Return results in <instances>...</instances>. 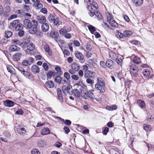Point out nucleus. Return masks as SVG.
<instances>
[{
	"instance_id": "nucleus-1",
	"label": "nucleus",
	"mask_w": 154,
	"mask_h": 154,
	"mask_svg": "<svg viewBox=\"0 0 154 154\" xmlns=\"http://www.w3.org/2000/svg\"><path fill=\"white\" fill-rule=\"evenodd\" d=\"M97 82L95 85V87L98 89L100 92L104 93L105 91L104 87L105 85V83L103 79L100 77H97Z\"/></svg>"
},
{
	"instance_id": "nucleus-2",
	"label": "nucleus",
	"mask_w": 154,
	"mask_h": 154,
	"mask_svg": "<svg viewBox=\"0 0 154 154\" xmlns=\"http://www.w3.org/2000/svg\"><path fill=\"white\" fill-rule=\"evenodd\" d=\"M109 17L108 16L107 17V21L110 24L108 27L111 29H114L115 28H117L118 26V24L112 18V15L109 14Z\"/></svg>"
},
{
	"instance_id": "nucleus-3",
	"label": "nucleus",
	"mask_w": 154,
	"mask_h": 154,
	"mask_svg": "<svg viewBox=\"0 0 154 154\" xmlns=\"http://www.w3.org/2000/svg\"><path fill=\"white\" fill-rule=\"evenodd\" d=\"M130 70L131 75L133 76H136L137 75L139 69L137 66L132 64L130 66Z\"/></svg>"
},
{
	"instance_id": "nucleus-4",
	"label": "nucleus",
	"mask_w": 154,
	"mask_h": 154,
	"mask_svg": "<svg viewBox=\"0 0 154 154\" xmlns=\"http://www.w3.org/2000/svg\"><path fill=\"white\" fill-rule=\"evenodd\" d=\"M32 26L29 32L31 34H34L36 33L37 32V27L38 23L37 21L35 20H32Z\"/></svg>"
},
{
	"instance_id": "nucleus-5",
	"label": "nucleus",
	"mask_w": 154,
	"mask_h": 154,
	"mask_svg": "<svg viewBox=\"0 0 154 154\" xmlns=\"http://www.w3.org/2000/svg\"><path fill=\"white\" fill-rule=\"evenodd\" d=\"M74 86L75 87L78 88L80 87L81 92L82 91H83V92L87 91L88 88L87 86L86 85L83 84L82 81L79 82V83L75 84Z\"/></svg>"
},
{
	"instance_id": "nucleus-6",
	"label": "nucleus",
	"mask_w": 154,
	"mask_h": 154,
	"mask_svg": "<svg viewBox=\"0 0 154 154\" xmlns=\"http://www.w3.org/2000/svg\"><path fill=\"white\" fill-rule=\"evenodd\" d=\"M17 131L19 134L21 135H24L26 133V130L25 128L21 127V125H19L15 126Z\"/></svg>"
},
{
	"instance_id": "nucleus-7",
	"label": "nucleus",
	"mask_w": 154,
	"mask_h": 154,
	"mask_svg": "<svg viewBox=\"0 0 154 154\" xmlns=\"http://www.w3.org/2000/svg\"><path fill=\"white\" fill-rule=\"evenodd\" d=\"M71 88V85H68L67 86L65 85H63L62 88V90L64 94H66V93H67L69 95L72 93Z\"/></svg>"
},
{
	"instance_id": "nucleus-8",
	"label": "nucleus",
	"mask_w": 154,
	"mask_h": 154,
	"mask_svg": "<svg viewBox=\"0 0 154 154\" xmlns=\"http://www.w3.org/2000/svg\"><path fill=\"white\" fill-rule=\"evenodd\" d=\"M32 22L28 19H25L23 21L24 27L27 29H30L32 26Z\"/></svg>"
},
{
	"instance_id": "nucleus-9",
	"label": "nucleus",
	"mask_w": 154,
	"mask_h": 154,
	"mask_svg": "<svg viewBox=\"0 0 154 154\" xmlns=\"http://www.w3.org/2000/svg\"><path fill=\"white\" fill-rule=\"evenodd\" d=\"M75 55L77 59L80 60L81 63H84L85 60L84 56L82 54L78 51H75Z\"/></svg>"
},
{
	"instance_id": "nucleus-10",
	"label": "nucleus",
	"mask_w": 154,
	"mask_h": 154,
	"mask_svg": "<svg viewBox=\"0 0 154 154\" xmlns=\"http://www.w3.org/2000/svg\"><path fill=\"white\" fill-rule=\"evenodd\" d=\"M26 50L27 52L29 53V51L30 52L33 51L35 48V46L34 44L31 42H28L26 44Z\"/></svg>"
},
{
	"instance_id": "nucleus-11",
	"label": "nucleus",
	"mask_w": 154,
	"mask_h": 154,
	"mask_svg": "<svg viewBox=\"0 0 154 154\" xmlns=\"http://www.w3.org/2000/svg\"><path fill=\"white\" fill-rule=\"evenodd\" d=\"M19 23V21L18 20H16L13 21L10 23L9 26L8 27L10 30H14L16 27L17 24Z\"/></svg>"
},
{
	"instance_id": "nucleus-12",
	"label": "nucleus",
	"mask_w": 154,
	"mask_h": 154,
	"mask_svg": "<svg viewBox=\"0 0 154 154\" xmlns=\"http://www.w3.org/2000/svg\"><path fill=\"white\" fill-rule=\"evenodd\" d=\"M94 72L92 71L88 70L84 72V77L85 79L91 78L93 77V74Z\"/></svg>"
},
{
	"instance_id": "nucleus-13",
	"label": "nucleus",
	"mask_w": 154,
	"mask_h": 154,
	"mask_svg": "<svg viewBox=\"0 0 154 154\" xmlns=\"http://www.w3.org/2000/svg\"><path fill=\"white\" fill-rule=\"evenodd\" d=\"M36 19L38 22L41 23H45L46 21V19L45 17L43 15H38L37 16Z\"/></svg>"
},
{
	"instance_id": "nucleus-14",
	"label": "nucleus",
	"mask_w": 154,
	"mask_h": 154,
	"mask_svg": "<svg viewBox=\"0 0 154 154\" xmlns=\"http://www.w3.org/2000/svg\"><path fill=\"white\" fill-rule=\"evenodd\" d=\"M71 29L70 28H67L66 27H64L63 28L61 29L59 31L60 33L63 35H64L68 31L71 30Z\"/></svg>"
},
{
	"instance_id": "nucleus-15",
	"label": "nucleus",
	"mask_w": 154,
	"mask_h": 154,
	"mask_svg": "<svg viewBox=\"0 0 154 154\" xmlns=\"http://www.w3.org/2000/svg\"><path fill=\"white\" fill-rule=\"evenodd\" d=\"M71 67L75 72L79 71L80 69L79 64L75 62L73 63H72Z\"/></svg>"
},
{
	"instance_id": "nucleus-16",
	"label": "nucleus",
	"mask_w": 154,
	"mask_h": 154,
	"mask_svg": "<svg viewBox=\"0 0 154 154\" xmlns=\"http://www.w3.org/2000/svg\"><path fill=\"white\" fill-rule=\"evenodd\" d=\"M57 93L59 100L61 102H63V100L62 97V92L60 88L57 89Z\"/></svg>"
},
{
	"instance_id": "nucleus-17",
	"label": "nucleus",
	"mask_w": 154,
	"mask_h": 154,
	"mask_svg": "<svg viewBox=\"0 0 154 154\" xmlns=\"http://www.w3.org/2000/svg\"><path fill=\"white\" fill-rule=\"evenodd\" d=\"M137 103L141 109H144L146 107L145 103L142 100H137Z\"/></svg>"
},
{
	"instance_id": "nucleus-18",
	"label": "nucleus",
	"mask_w": 154,
	"mask_h": 154,
	"mask_svg": "<svg viewBox=\"0 0 154 154\" xmlns=\"http://www.w3.org/2000/svg\"><path fill=\"white\" fill-rule=\"evenodd\" d=\"M41 28L43 31L46 32L48 30L49 28V26L48 23H44L42 24L41 26Z\"/></svg>"
},
{
	"instance_id": "nucleus-19",
	"label": "nucleus",
	"mask_w": 154,
	"mask_h": 154,
	"mask_svg": "<svg viewBox=\"0 0 154 154\" xmlns=\"http://www.w3.org/2000/svg\"><path fill=\"white\" fill-rule=\"evenodd\" d=\"M20 49L19 47L15 45H13L10 46L9 48V51L10 52H12L15 51H19Z\"/></svg>"
},
{
	"instance_id": "nucleus-20",
	"label": "nucleus",
	"mask_w": 154,
	"mask_h": 154,
	"mask_svg": "<svg viewBox=\"0 0 154 154\" xmlns=\"http://www.w3.org/2000/svg\"><path fill=\"white\" fill-rule=\"evenodd\" d=\"M106 65L109 68L112 69L114 68L113 62L112 60H109L106 63Z\"/></svg>"
},
{
	"instance_id": "nucleus-21",
	"label": "nucleus",
	"mask_w": 154,
	"mask_h": 154,
	"mask_svg": "<svg viewBox=\"0 0 154 154\" xmlns=\"http://www.w3.org/2000/svg\"><path fill=\"white\" fill-rule=\"evenodd\" d=\"M4 104L5 106L8 107H12L14 105V103L11 100H7L4 102Z\"/></svg>"
},
{
	"instance_id": "nucleus-22",
	"label": "nucleus",
	"mask_w": 154,
	"mask_h": 154,
	"mask_svg": "<svg viewBox=\"0 0 154 154\" xmlns=\"http://www.w3.org/2000/svg\"><path fill=\"white\" fill-rule=\"evenodd\" d=\"M133 3L136 6H141L143 3V0H131Z\"/></svg>"
},
{
	"instance_id": "nucleus-23",
	"label": "nucleus",
	"mask_w": 154,
	"mask_h": 154,
	"mask_svg": "<svg viewBox=\"0 0 154 154\" xmlns=\"http://www.w3.org/2000/svg\"><path fill=\"white\" fill-rule=\"evenodd\" d=\"M32 71L34 73H37L39 72L40 69L39 67L37 65H33L32 67Z\"/></svg>"
},
{
	"instance_id": "nucleus-24",
	"label": "nucleus",
	"mask_w": 154,
	"mask_h": 154,
	"mask_svg": "<svg viewBox=\"0 0 154 154\" xmlns=\"http://www.w3.org/2000/svg\"><path fill=\"white\" fill-rule=\"evenodd\" d=\"M45 86L48 88H52L54 86V84L53 81H49L46 82Z\"/></svg>"
},
{
	"instance_id": "nucleus-25",
	"label": "nucleus",
	"mask_w": 154,
	"mask_h": 154,
	"mask_svg": "<svg viewBox=\"0 0 154 154\" xmlns=\"http://www.w3.org/2000/svg\"><path fill=\"white\" fill-rule=\"evenodd\" d=\"M50 130L48 128H44L42 130L41 134L42 135H46L50 133Z\"/></svg>"
},
{
	"instance_id": "nucleus-26",
	"label": "nucleus",
	"mask_w": 154,
	"mask_h": 154,
	"mask_svg": "<svg viewBox=\"0 0 154 154\" xmlns=\"http://www.w3.org/2000/svg\"><path fill=\"white\" fill-rule=\"evenodd\" d=\"M109 55L110 58L113 60H115L117 58V54L113 52H109Z\"/></svg>"
},
{
	"instance_id": "nucleus-27",
	"label": "nucleus",
	"mask_w": 154,
	"mask_h": 154,
	"mask_svg": "<svg viewBox=\"0 0 154 154\" xmlns=\"http://www.w3.org/2000/svg\"><path fill=\"white\" fill-rule=\"evenodd\" d=\"M22 54L21 53H17L14 55L13 56V59L15 61L19 60L21 58Z\"/></svg>"
},
{
	"instance_id": "nucleus-28",
	"label": "nucleus",
	"mask_w": 154,
	"mask_h": 154,
	"mask_svg": "<svg viewBox=\"0 0 154 154\" xmlns=\"http://www.w3.org/2000/svg\"><path fill=\"white\" fill-rule=\"evenodd\" d=\"M59 36L58 33L57 32L51 31L50 33V36L51 37L54 38H57Z\"/></svg>"
},
{
	"instance_id": "nucleus-29",
	"label": "nucleus",
	"mask_w": 154,
	"mask_h": 154,
	"mask_svg": "<svg viewBox=\"0 0 154 154\" xmlns=\"http://www.w3.org/2000/svg\"><path fill=\"white\" fill-rule=\"evenodd\" d=\"M7 69L8 72L11 74H15V70L13 67L11 65H8L7 67Z\"/></svg>"
},
{
	"instance_id": "nucleus-30",
	"label": "nucleus",
	"mask_w": 154,
	"mask_h": 154,
	"mask_svg": "<svg viewBox=\"0 0 154 154\" xmlns=\"http://www.w3.org/2000/svg\"><path fill=\"white\" fill-rule=\"evenodd\" d=\"M26 77L31 80L33 79V77L31 75H30V73L27 71H26L25 70L22 73Z\"/></svg>"
},
{
	"instance_id": "nucleus-31",
	"label": "nucleus",
	"mask_w": 154,
	"mask_h": 154,
	"mask_svg": "<svg viewBox=\"0 0 154 154\" xmlns=\"http://www.w3.org/2000/svg\"><path fill=\"white\" fill-rule=\"evenodd\" d=\"M55 74L56 73L55 71H49L47 74V76L48 78L50 79L52 76H54Z\"/></svg>"
},
{
	"instance_id": "nucleus-32",
	"label": "nucleus",
	"mask_w": 154,
	"mask_h": 154,
	"mask_svg": "<svg viewBox=\"0 0 154 154\" xmlns=\"http://www.w3.org/2000/svg\"><path fill=\"white\" fill-rule=\"evenodd\" d=\"M38 144L39 147L42 148L44 147L46 145V144L44 141L41 140H38Z\"/></svg>"
},
{
	"instance_id": "nucleus-33",
	"label": "nucleus",
	"mask_w": 154,
	"mask_h": 154,
	"mask_svg": "<svg viewBox=\"0 0 154 154\" xmlns=\"http://www.w3.org/2000/svg\"><path fill=\"white\" fill-rule=\"evenodd\" d=\"M133 61L134 63L137 64H140L141 62L140 58L137 56H135L133 58Z\"/></svg>"
},
{
	"instance_id": "nucleus-34",
	"label": "nucleus",
	"mask_w": 154,
	"mask_h": 154,
	"mask_svg": "<svg viewBox=\"0 0 154 154\" xmlns=\"http://www.w3.org/2000/svg\"><path fill=\"white\" fill-rule=\"evenodd\" d=\"M116 36L119 39L122 38L124 37L123 33L120 32L119 30H117L116 33Z\"/></svg>"
},
{
	"instance_id": "nucleus-35",
	"label": "nucleus",
	"mask_w": 154,
	"mask_h": 154,
	"mask_svg": "<svg viewBox=\"0 0 154 154\" xmlns=\"http://www.w3.org/2000/svg\"><path fill=\"white\" fill-rule=\"evenodd\" d=\"M132 32L129 30H126L124 32V37H129L132 34Z\"/></svg>"
},
{
	"instance_id": "nucleus-36",
	"label": "nucleus",
	"mask_w": 154,
	"mask_h": 154,
	"mask_svg": "<svg viewBox=\"0 0 154 154\" xmlns=\"http://www.w3.org/2000/svg\"><path fill=\"white\" fill-rule=\"evenodd\" d=\"M143 128L144 130L147 132H149L151 131V126L146 124L144 125Z\"/></svg>"
},
{
	"instance_id": "nucleus-37",
	"label": "nucleus",
	"mask_w": 154,
	"mask_h": 154,
	"mask_svg": "<svg viewBox=\"0 0 154 154\" xmlns=\"http://www.w3.org/2000/svg\"><path fill=\"white\" fill-rule=\"evenodd\" d=\"M73 92L75 96L78 97H80V93L78 89H74L73 90Z\"/></svg>"
},
{
	"instance_id": "nucleus-38",
	"label": "nucleus",
	"mask_w": 154,
	"mask_h": 154,
	"mask_svg": "<svg viewBox=\"0 0 154 154\" xmlns=\"http://www.w3.org/2000/svg\"><path fill=\"white\" fill-rule=\"evenodd\" d=\"M55 69L58 75H61L62 74L63 72L61 71V68L59 66H56L55 68Z\"/></svg>"
},
{
	"instance_id": "nucleus-39",
	"label": "nucleus",
	"mask_w": 154,
	"mask_h": 154,
	"mask_svg": "<svg viewBox=\"0 0 154 154\" xmlns=\"http://www.w3.org/2000/svg\"><path fill=\"white\" fill-rule=\"evenodd\" d=\"M94 13L96 16L98 18L99 20H101L103 19V16L101 14L98 12V11L96 10L94 11Z\"/></svg>"
},
{
	"instance_id": "nucleus-40",
	"label": "nucleus",
	"mask_w": 154,
	"mask_h": 154,
	"mask_svg": "<svg viewBox=\"0 0 154 154\" xmlns=\"http://www.w3.org/2000/svg\"><path fill=\"white\" fill-rule=\"evenodd\" d=\"M23 26L22 24L19 23L17 24L16 27L15 28V29L17 31L22 30L23 28Z\"/></svg>"
},
{
	"instance_id": "nucleus-41",
	"label": "nucleus",
	"mask_w": 154,
	"mask_h": 154,
	"mask_svg": "<svg viewBox=\"0 0 154 154\" xmlns=\"http://www.w3.org/2000/svg\"><path fill=\"white\" fill-rule=\"evenodd\" d=\"M62 80L61 77L60 76H57L54 79V82L59 84H60Z\"/></svg>"
},
{
	"instance_id": "nucleus-42",
	"label": "nucleus",
	"mask_w": 154,
	"mask_h": 154,
	"mask_svg": "<svg viewBox=\"0 0 154 154\" xmlns=\"http://www.w3.org/2000/svg\"><path fill=\"white\" fill-rule=\"evenodd\" d=\"M86 91L83 92V91H82V96L83 98L85 99H87L88 97V92H86Z\"/></svg>"
},
{
	"instance_id": "nucleus-43",
	"label": "nucleus",
	"mask_w": 154,
	"mask_h": 154,
	"mask_svg": "<svg viewBox=\"0 0 154 154\" xmlns=\"http://www.w3.org/2000/svg\"><path fill=\"white\" fill-rule=\"evenodd\" d=\"M12 35V33L10 31H6L5 32V37L9 38L11 37Z\"/></svg>"
},
{
	"instance_id": "nucleus-44",
	"label": "nucleus",
	"mask_w": 154,
	"mask_h": 154,
	"mask_svg": "<svg viewBox=\"0 0 154 154\" xmlns=\"http://www.w3.org/2000/svg\"><path fill=\"white\" fill-rule=\"evenodd\" d=\"M31 154H40L39 150L36 148L33 149L31 152Z\"/></svg>"
},
{
	"instance_id": "nucleus-45",
	"label": "nucleus",
	"mask_w": 154,
	"mask_h": 154,
	"mask_svg": "<svg viewBox=\"0 0 154 154\" xmlns=\"http://www.w3.org/2000/svg\"><path fill=\"white\" fill-rule=\"evenodd\" d=\"M31 62L29 60H24L22 62V64L23 66H26L31 64Z\"/></svg>"
},
{
	"instance_id": "nucleus-46",
	"label": "nucleus",
	"mask_w": 154,
	"mask_h": 154,
	"mask_svg": "<svg viewBox=\"0 0 154 154\" xmlns=\"http://www.w3.org/2000/svg\"><path fill=\"white\" fill-rule=\"evenodd\" d=\"M55 18V17L51 14H50L48 17V20L51 22H53Z\"/></svg>"
},
{
	"instance_id": "nucleus-47",
	"label": "nucleus",
	"mask_w": 154,
	"mask_h": 154,
	"mask_svg": "<svg viewBox=\"0 0 154 154\" xmlns=\"http://www.w3.org/2000/svg\"><path fill=\"white\" fill-rule=\"evenodd\" d=\"M143 75L145 77H147L149 76L150 74V72L149 70L146 69L143 72Z\"/></svg>"
},
{
	"instance_id": "nucleus-48",
	"label": "nucleus",
	"mask_w": 154,
	"mask_h": 154,
	"mask_svg": "<svg viewBox=\"0 0 154 154\" xmlns=\"http://www.w3.org/2000/svg\"><path fill=\"white\" fill-rule=\"evenodd\" d=\"M88 29L92 33H93L96 30L94 26L91 25L88 26Z\"/></svg>"
},
{
	"instance_id": "nucleus-49",
	"label": "nucleus",
	"mask_w": 154,
	"mask_h": 154,
	"mask_svg": "<svg viewBox=\"0 0 154 154\" xmlns=\"http://www.w3.org/2000/svg\"><path fill=\"white\" fill-rule=\"evenodd\" d=\"M44 48L45 51L48 53V54L51 55V52L50 50L49 47L48 45H45L44 46Z\"/></svg>"
},
{
	"instance_id": "nucleus-50",
	"label": "nucleus",
	"mask_w": 154,
	"mask_h": 154,
	"mask_svg": "<svg viewBox=\"0 0 154 154\" xmlns=\"http://www.w3.org/2000/svg\"><path fill=\"white\" fill-rule=\"evenodd\" d=\"M147 120L149 122H152L154 120V117L153 116H149L147 118Z\"/></svg>"
},
{
	"instance_id": "nucleus-51",
	"label": "nucleus",
	"mask_w": 154,
	"mask_h": 154,
	"mask_svg": "<svg viewBox=\"0 0 154 154\" xmlns=\"http://www.w3.org/2000/svg\"><path fill=\"white\" fill-rule=\"evenodd\" d=\"M12 43L13 44H15L17 45H19L21 42L19 40L17 39H14L12 41Z\"/></svg>"
},
{
	"instance_id": "nucleus-52",
	"label": "nucleus",
	"mask_w": 154,
	"mask_h": 154,
	"mask_svg": "<svg viewBox=\"0 0 154 154\" xmlns=\"http://www.w3.org/2000/svg\"><path fill=\"white\" fill-rule=\"evenodd\" d=\"M64 76L67 80H69L70 79V75L67 72H65L64 73Z\"/></svg>"
},
{
	"instance_id": "nucleus-53",
	"label": "nucleus",
	"mask_w": 154,
	"mask_h": 154,
	"mask_svg": "<svg viewBox=\"0 0 154 154\" xmlns=\"http://www.w3.org/2000/svg\"><path fill=\"white\" fill-rule=\"evenodd\" d=\"M94 90H91V91L89 92H88V97H90L91 99H93V93L91 92V91H94Z\"/></svg>"
},
{
	"instance_id": "nucleus-54",
	"label": "nucleus",
	"mask_w": 154,
	"mask_h": 154,
	"mask_svg": "<svg viewBox=\"0 0 154 154\" xmlns=\"http://www.w3.org/2000/svg\"><path fill=\"white\" fill-rule=\"evenodd\" d=\"M72 78L75 81H77L79 79V76L76 75H71Z\"/></svg>"
},
{
	"instance_id": "nucleus-55",
	"label": "nucleus",
	"mask_w": 154,
	"mask_h": 154,
	"mask_svg": "<svg viewBox=\"0 0 154 154\" xmlns=\"http://www.w3.org/2000/svg\"><path fill=\"white\" fill-rule=\"evenodd\" d=\"M86 82L87 83L92 85L94 83V81L91 79L90 78H87L86 80Z\"/></svg>"
},
{
	"instance_id": "nucleus-56",
	"label": "nucleus",
	"mask_w": 154,
	"mask_h": 154,
	"mask_svg": "<svg viewBox=\"0 0 154 154\" xmlns=\"http://www.w3.org/2000/svg\"><path fill=\"white\" fill-rule=\"evenodd\" d=\"M117 63L119 65L121 66L122 63V60L120 58L117 59V58L115 60Z\"/></svg>"
},
{
	"instance_id": "nucleus-57",
	"label": "nucleus",
	"mask_w": 154,
	"mask_h": 154,
	"mask_svg": "<svg viewBox=\"0 0 154 154\" xmlns=\"http://www.w3.org/2000/svg\"><path fill=\"white\" fill-rule=\"evenodd\" d=\"M86 49L88 50H90L91 49V46L89 42H88L86 46Z\"/></svg>"
},
{
	"instance_id": "nucleus-58",
	"label": "nucleus",
	"mask_w": 154,
	"mask_h": 154,
	"mask_svg": "<svg viewBox=\"0 0 154 154\" xmlns=\"http://www.w3.org/2000/svg\"><path fill=\"white\" fill-rule=\"evenodd\" d=\"M43 67L45 70L47 71L48 70V66L46 63H43Z\"/></svg>"
},
{
	"instance_id": "nucleus-59",
	"label": "nucleus",
	"mask_w": 154,
	"mask_h": 154,
	"mask_svg": "<svg viewBox=\"0 0 154 154\" xmlns=\"http://www.w3.org/2000/svg\"><path fill=\"white\" fill-rule=\"evenodd\" d=\"M63 53L64 55L68 56L70 54L69 51L67 50H64L63 51Z\"/></svg>"
},
{
	"instance_id": "nucleus-60",
	"label": "nucleus",
	"mask_w": 154,
	"mask_h": 154,
	"mask_svg": "<svg viewBox=\"0 0 154 154\" xmlns=\"http://www.w3.org/2000/svg\"><path fill=\"white\" fill-rule=\"evenodd\" d=\"M17 114L22 115L23 113V111L21 109H18L16 112Z\"/></svg>"
},
{
	"instance_id": "nucleus-61",
	"label": "nucleus",
	"mask_w": 154,
	"mask_h": 154,
	"mask_svg": "<svg viewBox=\"0 0 154 154\" xmlns=\"http://www.w3.org/2000/svg\"><path fill=\"white\" fill-rule=\"evenodd\" d=\"M92 1L91 2H92L91 5H92L95 8H98V6L97 4L95 2H94L93 0H92Z\"/></svg>"
},
{
	"instance_id": "nucleus-62",
	"label": "nucleus",
	"mask_w": 154,
	"mask_h": 154,
	"mask_svg": "<svg viewBox=\"0 0 154 154\" xmlns=\"http://www.w3.org/2000/svg\"><path fill=\"white\" fill-rule=\"evenodd\" d=\"M65 38L67 39H70L71 37V34L69 33H67L64 35Z\"/></svg>"
},
{
	"instance_id": "nucleus-63",
	"label": "nucleus",
	"mask_w": 154,
	"mask_h": 154,
	"mask_svg": "<svg viewBox=\"0 0 154 154\" xmlns=\"http://www.w3.org/2000/svg\"><path fill=\"white\" fill-rule=\"evenodd\" d=\"M18 35H19L20 37H22L23 35L24 34V31L22 30H19V32H18Z\"/></svg>"
},
{
	"instance_id": "nucleus-64",
	"label": "nucleus",
	"mask_w": 154,
	"mask_h": 154,
	"mask_svg": "<svg viewBox=\"0 0 154 154\" xmlns=\"http://www.w3.org/2000/svg\"><path fill=\"white\" fill-rule=\"evenodd\" d=\"M78 75L80 77H82L84 75V73L83 70H79L78 72Z\"/></svg>"
}]
</instances>
